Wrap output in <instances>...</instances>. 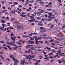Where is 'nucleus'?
I'll use <instances>...</instances> for the list:
<instances>
[{
	"instance_id": "nucleus-37",
	"label": "nucleus",
	"mask_w": 65,
	"mask_h": 65,
	"mask_svg": "<svg viewBox=\"0 0 65 65\" xmlns=\"http://www.w3.org/2000/svg\"><path fill=\"white\" fill-rule=\"evenodd\" d=\"M30 52L31 50H30V49H28V53H29V54H30Z\"/></svg>"
},
{
	"instance_id": "nucleus-39",
	"label": "nucleus",
	"mask_w": 65,
	"mask_h": 65,
	"mask_svg": "<svg viewBox=\"0 0 65 65\" xmlns=\"http://www.w3.org/2000/svg\"><path fill=\"white\" fill-rule=\"evenodd\" d=\"M48 4H50V5L52 4V2H50L48 3Z\"/></svg>"
},
{
	"instance_id": "nucleus-26",
	"label": "nucleus",
	"mask_w": 65,
	"mask_h": 65,
	"mask_svg": "<svg viewBox=\"0 0 65 65\" xmlns=\"http://www.w3.org/2000/svg\"><path fill=\"white\" fill-rule=\"evenodd\" d=\"M5 14H6L7 15H9V13H8L7 12H6L5 13Z\"/></svg>"
},
{
	"instance_id": "nucleus-15",
	"label": "nucleus",
	"mask_w": 65,
	"mask_h": 65,
	"mask_svg": "<svg viewBox=\"0 0 65 65\" xmlns=\"http://www.w3.org/2000/svg\"><path fill=\"white\" fill-rule=\"evenodd\" d=\"M46 38H48L49 39H52V37H50V36H48L46 37Z\"/></svg>"
},
{
	"instance_id": "nucleus-35",
	"label": "nucleus",
	"mask_w": 65,
	"mask_h": 65,
	"mask_svg": "<svg viewBox=\"0 0 65 65\" xmlns=\"http://www.w3.org/2000/svg\"><path fill=\"white\" fill-rule=\"evenodd\" d=\"M38 42H41V43H44L42 41H38Z\"/></svg>"
},
{
	"instance_id": "nucleus-55",
	"label": "nucleus",
	"mask_w": 65,
	"mask_h": 65,
	"mask_svg": "<svg viewBox=\"0 0 65 65\" xmlns=\"http://www.w3.org/2000/svg\"><path fill=\"white\" fill-rule=\"evenodd\" d=\"M54 27V24H52L51 26V27Z\"/></svg>"
},
{
	"instance_id": "nucleus-27",
	"label": "nucleus",
	"mask_w": 65,
	"mask_h": 65,
	"mask_svg": "<svg viewBox=\"0 0 65 65\" xmlns=\"http://www.w3.org/2000/svg\"><path fill=\"white\" fill-rule=\"evenodd\" d=\"M19 1H22V2H24L25 1L24 0H18Z\"/></svg>"
},
{
	"instance_id": "nucleus-33",
	"label": "nucleus",
	"mask_w": 65,
	"mask_h": 65,
	"mask_svg": "<svg viewBox=\"0 0 65 65\" xmlns=\"http://www.w3.org/2000/svg\"><path fill=\"white\" fill-rule=\"evenodd\" d=\"M42 37H38V39H42Z\"/></svg>"
},
{
	"instance_id": "nucleus-23",
	"label": "nucleus",
	"mask_w": 65,
	"mask_h": 65,
	"mask_svg": "<svg viewBox=\"0 0 65 65\" xmlns=\"http://www.w3.org/2000/svg\"><path fill=\"white\" fill-rule=\"evenodd\" d=\"M17 9L18 10H19V11H21V9H20L18 8H17Z\"/></svg>"
},
{
	"instance_id": "nucleus-31",
	"label": "nucleus",
	"mask_w": 65,
	"mask_h": 65,
	"mask_svg": "<svg viewBox=\"0 0 65 65\" xmlns=\"http://www.w3.org/2000/svg\"><path fill=\"white\" fill-rule=\"evenodd\" d=\"M23 37H29V36H25V35H23L22 36Z\"/></svg>"
},
{
	"instance_id": "nucleus-42",
	"label": "nucleus",
	"mask_w": 65,
	"mask_h": 65,
	"mask_svg": "<svg viewBox=\"0 0 65 65\" xmlns=\"http://www.w3.org/2000/svg\"><path fill=\"white\" fill-rule=\"evenodd\" d=\"M6 60H7V61H10V59L9 58H8L7 59H6Z\"/></svg>"
},
{
	"instance_id": "nucleus-21",
	"label": "nucleus",
	"mask_w": 65,
	"mask_h": 65,
	"mask_svg": "<svg viewBox=\"0 0 65 65\" xmlns=\"http://www.w3.org/2000/svg\"><path fill=\"white\" fill-rule=\"evenodd\" d=\"M14 4H15V5H17V4H18V3H17V2H14Z\"/></svg>"
},
{
	"instance_id": "nucleus-12",
	"label": "nucleus",
	"mask_w": 65,
	"mask_h": 65,
	"mask_svg": "<svg viewBox=\"0 0 65 65\" xmlns=\"http://www.w3.org/2000/svg\"><path fill=\"white\" fill-rule=\"evenodd\" d=\"M20 15L21 17H26V15H23V14H21Z\"/></svg>"
},
{
	"instance_id": "nucleus-46",
	"label": "nucleus",
	"mask_w": 65,
	"mask_h": 65,
	"mask_svg": "<svg viewBox=\"0 0 65 65\" xmlns=\"http://www.w3.org/2000/svg\"><path fill=\"white\" fill-rule=\"evenodd\" d=\"M6 19L7 20H9V17H6Z\"/></svg>"
},
{
	"instance_id": "nucleus-3",
	"label": "nucleus",
	"mask_w": 65,
	"mask_h": 65,
	"mask_svg": "<svg viewBox=\"0 0 65 65\" xmlns=\"http://www.w3.org/2000/svg\"><path fill=\"white\" fill-rule=\"evenodd\" d=\"M35 40H36L35 42V44H39L38 43V39H37V37L36 38H35Z\"/></svg>"
},
{
	"instance_id": "nucleus-9",
	"label": "nucleus",
	"mask_w": 65,
	"mask_h": 65,
	"mask_svg": "<svg viewBox=\"0 0 65 65\" xmlns=\"http://www.w3.org/2000/svg\"><path fill=\"white\" fill-rule=\"evenodd\" d=\"M64 55V54L63 53H61L60 54H59V56H63Z\"/></svg>"
},
{
	"instance_id": "nucleus-41",
	"label": "nucleus",
	"mask_w": 65,
	"mask_h": 65,
	"mask_svg": "<svg viewBox=\"0 0 65 65\" xmlns=\"http://www.w3.org/2000/svg\"><path fill=\"white\" fill-rule=\"evenodd\" d=\"M31 20H32V22H34V21H35V19H33V18Z\"/></svg>"
},
{
	"instance_id": "nucleus-25",
	"label": "nucleus",
	"mask_w": 65,
	"mask_h": 65,
	"mask_svg": "<svg viewBox=\"0 0 65 65\" xmlns=\"http://www.w3.org/2000/svg\"><path fill=\"white\" fill-rule=\"evenodd\" d=\"M37 14H39V15H41V14L39 12H37Z\"/></svg>"
},
{
	"instance_id": "nucleus-53",
	"label": "nucleus",
	"mask_w": 65,
	"mask_h": 65,
	"mask_svg": "<svg viewBox=\"0 0 65 65\" xmlns=\"http://www.w3.org/2000/svg\"><path fill=\"white\" fill-rule=\"evenodd\" d=\"M57 36H59L60 37H61V36H62L58 34L57 35Z\"/></svg>"
},
{
	"instance_id": "nucleus-62",
	"label": "nucleus",
	"mask_w": 65,
	"mask_h": 65,
	"mask_svg": "<svg viewBox=\"0 0 65 65\" xmlns=\"http://www.w3.org/2000/svg\"><path fill=\"white\" fill-rule=\"evenodd\" d=\"M9 4H12V2H9Z\"/></svg>"
},
{
	"instance_id": "nucleus-38",
	"label": "nucleus",
	"mask_w": 65,
	"mask_h": 65,
	"mask_svg": "<svg viewBox=\"0 0 65 65\" xmlns=\"http://www.w3.org/2000/svg\"><path fill=\"white\" fill-rule=\"evenodd\" d=\"M45 48L47 49H48V50H51V48H48V47H46Z\"/></svg>"
},
{
	"instance_id": "nucleus-34",
	"label": "nucleus",
	"mask_w": 65,
	"mask_h": 65,
	"mask_svg": "<svg viewBox=\"0 0 65 65\" xmlns=\"http://www.w3.org/2000/svg\"><path fill=\"white\" fill-rule=\"evenodd\" d=\"M48 6H50L49 7H52L53 6H52V5H51L50 4H48Z\"/></svg>"
},
{
	"instance_id": "nucleus-49",
	"label": "nucleus",
	"mask_w": 65,
	"mask_h": 65,
	"mask_svg": "<svg viewBox=\"0 0 65 65\" xmlns=\"http://www.w3.org/2000/svg\"><path fill=\"white\" fill-rule=\"evenodd\" d=\"M2 27H4L5 26V25H4V24H2Z\"/></svg>"
},
{
	"instance_id": "nucleus-14",
	"label": "nucleus",
	"mask_w": 65,
	"mask_h": 65,
	"mask_svg": "<svg viewBox=\"0 0 65 65\" xmlns=\"http://www.w3.org/2000/svg\"><path fill=\"white\" fill-rule=\"evenodd\" d=\"M43 12H45V11H44V10H41L40 11V12H41V13H43Z\"/></svg>"
},
{
	"instance_id": "nucleus-44",
	"label": "nucleus",
	"mask_w": 65,
	"mask_h": 65,
	"mask_svg": "<svg viewBox=\"0 0 65 65\" xmlns=\"http://www.w3.org/2000/svg\"><path fill=\"white\" fill-rule=\"evenodd\" d=\"M3 48L6 50H7L8 49L7 48H6L5 47H3Z\"/></svg>"
},
{
	"instance_id": "nucleus-1",
	"label": "nucleus",
	"mask_w": 65,
	"mask_h": 65,
	"mask_svg": "<svg viewBox=\"0 0 65 65\" xmlns=\"http://www.w3.org/2000/svg\"><path fill=\"white\" fill-rule=\"evenodd\" d=\"M48 18H49L48 19L47 18H44V19H45V20H48V21H50L52 20V17L50 16H49L48 17Z\"/></svg>"
},
{
	"instance_id": "nucleus-32",
	"label": "nucleus",
	"mask_w": 65,
	"mask_h": 65,
	"mask_svg": "<svg viewBox=\"0 0 65 65\" xmlns=\"http://www.w3.org/2000/svg\"><path fill=\"white\" fill-rule=\"evenodd\" d=\"M19 23V21H16L15 22H14V23Z\"/></svg>"
},
{
	"instance_id": "nucleus-19",
	"label": "nucleus",
	"mask_w": 65,
	"mask_h": 65,
	"mask_svg": "<svg viewBox=\"0 0 65 65\" xmlns=\"http://www.w3.org/2000/svg\"><path fill=\"white\" fill-rule=\"evenodd\" d=\"M39 3H40V4H43L44 2L43 1H40L39 2Z\"/></svg>"
},
{
	"instance_id": "nucleus-5",
	"label": "nucleus",
	"mask_w": 65,
	"mask_h": 65,
	"mask_svg": "<svg viewBox=\"0 0 65 65\" xmlns=\"http://www.w3.org/2000/svg\"><path fill=\"white\" fill-rule=\"evenodd\" d=\"M27 42H28L29 44H34V42L33 41L31 40L28 41Z\"/></svg>"
},
{
	"instance_id": "nucleus-59",
	"label": "nucleus",
	"mask_w": 65,
	"mask_h": 65,
	"mask_svg": "<svg viewBox=\"0 0 65 65\" xmlns=\"http://www.w3.org/2000/svg\"><path fill=\"white\" fill-rule=\"evenodd\" d=\"M26 58L27 59H29V56H26Z\"/></svg>"
},
{
	"instance_id": "nucleus-29",
	"label": "nucleus",
	"mask_w": 65,
	"mask_h": 65,
	"mask_svg": "<svg viewBox=\"0 0 65 65\" xmlns=\"http://www.w3.org/2000/svg\"><path fill=\"white\" fill-rule=\"evenodd\" d=\"M7 24H8V25H7V26H10V23H9V22H8L7 23Z\"/></svg>"
},
{
	"instance_id": "nucleus-22",
	"label": "nucleus",
	"mask_w": 65,
	"mask_h": 65,
	"mask_svg": "<svg viewBox=\"0 0 65 65\" xmlns=\"http://www.w3.org/2000/svg\"><path fill=\"white\" fill-rule=\"evenodd\" d=\"M52 10V8H50L49 9H47V10L48 11H51Z\"/></svg>"
},
{
	"instance_id": "nucleus-16",
	"label": "nucleus",
	"mask_w": 65,
	"mask_h": 65,
	"mask_svg": "<svg viewBox=\"0 0 65 65\" xmlns=\"http://www.w3.org/2000/svg\"><path fill=\"white\" fill-rule=\"evenodd\" d=\"M33 50H35V48L34 47H32L31 48V51H33Z\"/></svg>"
},
{
	"instance_id": "nucleus-58",
	"label": "nucleus",
	"mask_w": 65,
	"mask_h": 65,
	"mask_svg": "<svg viewBox=\"0 0 65 65\" xmlns=\"http://www.w3.org/2000/svg\"><path fill=\"white\" fill-rule=\"evenodd\" d=\"M10 42H6V43H7V44H10Z\"/></svg>"
},
{
	"instance_id": "nucleus-64",
	"label": "nucleus",
	"mask_w": 65,
	"mask_h": 65,
	"mask_svg": "<svg viewBox=\"0 0 65 65\" xmlns=\"http://www.w3.org/2000/svg\"><path fill=\"white\" fill-rule=\"evenodd\" d=\"M18 64V63H16V62H14V65H17V64Z\"/></svg>"
},
{
	"instance_id": "nucleus-7",
	"label": "nucleus",
	"mask_w": 65,
	"mask_h": 65,
	"mask_svg": "<svg viewBox=\"0 0 65 65\" xmlns=\"http://www.w3.org/2000/svg\"><path fill=\"white\" fill-rule=\"evenodd\" d=\"M40 33H45V32H46V30L45 29L43 28L40 31Z\"/></svg>"
},
{
	"instance_id": "nucleus-20",
	"label": "nucleus",
	"mask_w": 65,
	"mask_h": 65,
	"mask_svg": "<svg viewBox=\"0 0 65 65\" xmlns=\"http://www.w3.org/2000/svg\"><path fill=\"white\" fill-rule=\"evenodd\" d=\"M9 28H10V29H11L12 30L13 29H14V30H15V29L14 28L12 27H9Z\"/></svg>"
},
{
	"instance_id": "nucleus-43",
	"label": "nucleus",
	"mask_w": 65,
	"mask_h": 65,
	"mask_svg": "<svg viewBox=\"0 0 65 65\" xmlns=\"http://www.w3.org/2000/svg\"><path fill=\"white\" fill-rule=\"evenodd\" d=\"M65 28V25H64L62 27V29H64V28Z\"/></svg>"
},
{
	"instance_id": "nucleus-18",
	"label": "nucleus",
	"mask_w": 65,
	"mask_h": 65,
	"mask_svg": "<svg viewBox=\"0 0 65 65\" xmlns=\"http://www.w3.org/2000/svg\"><path fill=\"white\" fill-rule=\"evenodd\" d=\"M17 28L18 30H20L21 29V28H20V26H17Z\"/></svg>"
},
{
	"instance_id": "nucleus-63",
	"label": "nucleus",
	"mask_w": 65,
	"mask_h": 65,
	"mask_svg": "<svg viewBox=\"0 0 65 65\" xmlns=\"http://www.w3.org/2000/svg\"><path fill=\"white\" fill-rule=\"evenodd\" d=\"M5 1H3L2 2V4H4V2Z\"/></svg>"
},
{
	"instance_id": "nucleus-54",
	"label": "nucleus",
	"mask_w": 65,
	"mask_h": 65,
	"mask_svg": "<svg viewBox=\"0 0 65 65\" xmlns=\"http://www.w3.org/2000/svg\"><path fill=\"white\" fill-rule=\"evenodd\" d=\"M42 21L43 22H44V19L43 18H42Z\"/></svg>"
},
{
	"instance_id": "nucleus-51",
	"label": "nucleus",
	"mask_w": 65,
	"mask_h": 65,
	"mask_svg": "<svg viewBox=\"0 0 65 65\" xmlns=\"http://www.w3.org/2000/svg\"><path fill=\"white\" fill-rule=\"evenodd\" d=\"M62 43L63 44H64V45H65V42H62Z\"/></svg>"
},
{
	"instance_id": "nucleus-30",
	"label": "nucleus",
	"mask_w": 65,
	"mask_h": 65,
	"mask_svg": "<svg viewBox=\"0 0 65 65\" xmlns=\"http://www.w3.org/2000/svg\"><path fill=\"white\" fill-rule=\"evenodd\" d=\"M21 61L22 63H25L26 62V61H24L22 60H21Z\"/></svg>"
},
{
	"instance_id": "nucleus-45",
	"label": "nucleus",
	"mask_w": 65,
	"mask_h": 65,
	"mask_svg": "<svg viewBox=\"0 0 65 65\" xmlns=\"http://www.w3.org/2000/svg\"><path fill=\"white\" fill-rule=\"evenodd\" d=\"M48 55H49V56H50L51 55H53V54L52 53H48Z\"/></svg>"
},
{
	"instance_id": "nucleus-13",
	"label": "nucleus",
	"mask_w": 65,
	"mask_h": 65,
	"mask_svg": "<svg viewBox=\"0 0 65 65\" xmlns=\"http://www.w3.org/2000/svg\"><path fill=\"white\" fill-rule=\"evenodd\" d=\"M38 25L41 26H43V24L40 23H39L38 24Z\"/></svg>"
},
{
	"instance_id": "nucleus-61",
	"label": "nucleus",
	"mask_w": 65,
	"mask_h": 65,
	"mask_svg": "<svg viewBox=\"0 0 65 65\" xmlns=\"http://www.w3.org/2000/svg\"><path fill=\"white\" fill-rule=\"evenodd\" d=\"M40 29H43V27H40Z\"/></svg>"
},
{
	"instance_id": "nucleus-48",
	"label": "nucleus",
	"mask_w": 65,
	"mask_h": 65,
	"mask_svg": "<svg viewBox=\"0 0 65 65\" xmlns=\"http://www.w3.org/2000/svg\"><path fill=\"white\" fill-rule=\"evenodd\" d=\"M26 3H27L28 4H29V0H27L26 1Z\"/></svg>"
},
{
	"instance_id": "nucleus-6",
	"label": "nucleus",
	"mask_w": 65,
	"mask_h": 65,
	"mask_svg": "<svg viewBox=\"0 0 65 65\" xmlns=\"http://www.w3.org/2000/svg\"><path fill=\"white\" fill-rule=\"evenodd\" d=\"M11 39H12L11 40L12 41L13 40V41H15V39H16V36H15L14 37H13L12 36H11Z\"/></svg>"
},
{
	"instance_id": "nucleus-24",
	"label": "nucleus",
	"mask_w": 65,
	"mask_h": 65,
	"mask_svg": "<svg viewBox=\"0 0 65 65\" xmlns=\"http://www.w3.org/2000/svg\"><path fill=\"white\" fill-rule=\"evenodd\" d=\"M0 43H4V41H0Z\"/></svg>"
},
{
	"instance_id": "nucleus-10",
	"label": "nucleus",
	"mask_w": 65,
	"mask_h": 65,
	"mask_svg": "<svg viewBox=\"0 0 65 65\" xmlns=\"http://www.w3.org/2000/svg\"><path fill=\"white\" fill-rule=\"evenodd\" d=\"M0 57L2 59V60H4V57H3V56H2V55H1L0 56Z\"/></svg>"
},
{
	"instance_id": "nucleus-57",
	"label": "nucleus",
	"mask_w": 65,
	"mask_h": 65,
	"mask_svg": "<svg viewBox=\"0 0 65 65\" xmlns=\"http://www.w3.org/2000/svg\"><path fill=\"white\" fill-rule=\"evenodd\" d=\"M13 50H17V48H15V47H14L13 48Z\"/></svg>"
},
{
	"instance_id": "nucleus-50",
	"label": "nucleus",
	"mask_w": 65,
	"mask_h": 65,
	"mask_svg": "<svg viewBox=\"0 0 65 65\" xmlns=\"http://www.w3.org/2000/svg\"><path fill=\"white\" fill-rule=\"evenodd\" d=\"M54 41V40H53V39H52L51 40H50V42H53V41Z\"/></svg>"
},
{
	"instance_id": "nucleus-40",
	"label": "nucleus",
	"mask_w": 65,
	"mask_h": 65,
	"mask_svg": "<svg viewBox=\"0 0 65 65\" xmlns=\"http://www.w3.org/2000/svg\"><path fill=\"white\" fill-rule=\"evenodd\" d=\"M39 58H40V59H42L43 57L42 56L40 55L39 56Z\"/></svg>"
},
{
	"instance_id": "nucleus-28",
	"label": "nucleus",
	"mask_w": 65,
	"mask_h": 65,
	"mask_svg": "<svg viewBox=\"0 0 65 65\" xmlns=\"http://www.w3.org/2000/svg\"><path fill=\"white\" fill-rule=\"evenodd\" d=\"M29 17L30 18H31V19H32L34 18V17H33V16H30Z\"/></svg>"
},
{
	"instance_id": "nucleus-17",
	"label": "nucleus",
	"mask_w": 65,
	"mask_h": 65,
	"mask_svg": "<svg viewBox=\"0 0 65 65\" xmlns=\"http://www.w3.org/2000/svg\"><path fill=\"white\" fill-rule=\"evenodd\" d=\"M1 22H2V23H6V22H5V21H4V20H1Z\"/></svg>"
},
{
	"instance_id": "nucleus-11",
	"label": "nucleus",
	"mask_w": 65,
	"mask_h": 65,
	"mask_svg": "<svg viewBox=\"0 0 65 65\" xmlns=\"http://www.w3.org/2000/svg\"><path fill=\"white\" fill-rule=\"evenodd\" d=\"M29 56L30 57H31V58H34L35 57V55L32 56V55H30Z\"/></svg>"
},
{
	"instance_id": "nucleus-2",
	"label": "nucleus",
	"mask_w": 65,
	"mask_h": 65,
	"mask_svg": "<svg viewBox=\"0 0 65 65\" xmlns=\"http://www.w3.org/2000/svg\"><path fill=\"white\" fill-rule=\"evenodd\" d=\"M10 45H13V46H15L16 48H18V47L16 45H15V44L13 42H11V43H10Z\"/></svg>"
},
{
	"instance_id": "nucleus-60",
	"label": "nucleus",
	"mask_w": 65,
	"mask_h": 65,
	"mask_svg": "<svg viewBox=\"0 0 65 65\" xmlns=\"http://www.w3.org/2000/svg\"><path fill=\"white\" fill-rule=\"evenodd\" d=\"M37 20H39L40 19V18H39V17H37Z\"/></svg>"
},
{
	"instance_id": "nucleus-52",
	"label": "nucleus",
	"mask_w": 65,
	"mask_h": 65,
	"mask_svg": "<svg viewBox=\"0 0 65 65\" xmlns=\"http://www.w3.org/2000/svg\"><path fill=\"white\" fill-rule=\"evenodd\" d=\"M3 45L4 46H6V44H3Z\"/></svg>"
},
{
	"instance_id": "nucleus-8",
	"label": "nucleus",
	"mask_w": 65,
	"mask_h": 65,
	"mask_svg": "<svg viewBox=\"0 0 65 65\" xmlns=\"http://www.w3.org/2000/svg\"><path fill=\"white\" fill-rule=\"evenodd\" d=\"M0 29L1 30H3V31H5L6 29H7V28H6L4 29V28L3 27H2V26H1L0 27Z\"/></svg>"
},
{
	"instance_id": "nucleus-4",
	"label": "nucleus",
	"mask_w": 65,
	"mask_h": 65,
	"mask_svg": "<svg viewBox=\"0 0 65 65\" xmlns=\"http://www.w3.org/2000/svg\"><path fill=\"white\" fill-rule=\"evenodd\" d=\"M10 58H11V59H13V61H15V60H17V59L14 58V57H14V55H12L9 56Z\"/></svg>"
},
{
	"instance_id": "nucleus-56",
	"label": "nucleus",
	"mask_w": 65,
	"mask_h": 65,
	"mask_svg": "<svg viewBox=\"0 0 65 65\" xmlns=\"http://www.w3.org/2000/svg\"><path fill=\"white\" fill-rule=\"evenodd\" d=\"M51 51H53L52 52H55V51L54 49L52 50H51Z\"/></svg>"
},
{
	"instance_id": "nucleus-47",
	"label": "nucleus",
	"mask_w": 65,
	"mask_h": 65,
	"mask_svg": "<svg viewBox=\"0 0 65 65\" xmlns=\"http://www.w3.org/2000/svg\"><path fill=\"white\" fill-rule=\"evenodd\" d=\"M10 35H11V36H14V35H13V34L12 33Z\"/></svg>"
},
{
	"instance_id": "nucleus-36",
	"label": "nucleus",
	"mask_w": 65,
	"mask_h": 65,
	"mask_svg": "<svg viewBox=\"0 0 65 65\" xmlns=\"http://www.w3.org/2000/svg\"><path fill=\"white\" fill-rule=\"evenodd\" d=\"M2 9H5V8H5V7L4 6L2 7Z\"/></svg>"
}]
</instances>
